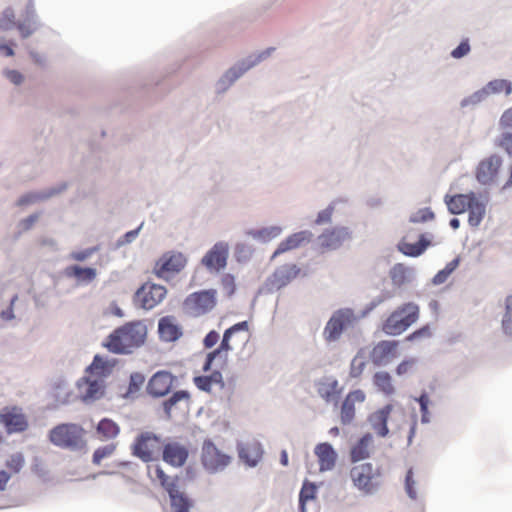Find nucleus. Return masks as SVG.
<instances>
[{
	"instance_id": "1",
	"label": "nucleus",
	"mask_w": 512,
	"mask_h": 512,
	"mask_svg": "<svg viewBox=\"0 0 512 512\" xmlns=\"http://www.w3.org/2000/svg\"><path fill=\"white\" fill-rule=\"evenodd\" d=\"M147 329L140 321L129 322L115 329L103 343L110 352L128 354L144 344Z\"/></svg>"
},
{
	"instance_id": "2",
	"label": "nucleus",
	"mask_w": 512,
	"mask_h": 512,
	"mask_svg": "<svg viewBox=\"0 0 512 512\" xmlns=\"http://www.w3.org/2000/svg\"><path fill=\"white\" fill-rule=\"evenodd\" d=\"M350 478L359 491L370 495L381 487L383 471L380 467H374L372 463H360L351 468Z\"/></svg>"
},
{
	"instance_id": "3",
	"label": "nucleus",
	"mask_w": 512,
	"mask_h": 512,
	"mask_svg": "<svg viewBox=\"0 0 512 512\" xmlns=\"http://www.w3.org/2000/svg\"><path fill=\"white\" fill-rule=\"evenodd\" d=\"M419 318V307L405 303L395 309L384 321L382 330L387 335L397 336L406 331Z\"/></svg>"
},
{
	"instance_id": "4",
	"label": "nucleus",
	"mask_w": 512,
	"mask_h": 512,
	"mask_svg": "<svg viewBox=\"0 0 512 512\" xmlns=\"http://www.w3.org/2000/svg\"><path fill=\"white\" fill-rule=\"evenodd\" d=\"M84 429L74 423H62L49 432L50 442L60 448L77 450L85 445Z\"/></svg>"
},
{
	"instance_id": "5",
	"label": "nucleus",
	"mask_w": 512,
	"mask_h": 512,
	"mask_svg": "<svg viewBox=\"0 0 512 512\" xmlns=\"http://www.w3.org/2000/svg\"><path fill=\"white\" fill-rule=\"evenodd\" d=\"M187 257L179 251H167L155 262L152 272L165 281H170L187 265Z\"/></svg>"
},
{
	"instance_id": "6",
	"label": "nucleus",
	"mask_w": 512,
	"mask_h": 512,
	"mask_svg": "<svg viewBox=\"0 0 512 512\" xmlns=\"http://www.w3.org/2000/svg\"><path fill=\"white\" fill-rule=\"evenodd\" d=\"M161 438L152 432H143L135 439L131 446L132 454L143 462L158 459L163 449Z\"/></svg>"
},
{
	"instance_id": "7",
	"label": "nucleus",
	"mask_w": 512,
	"mask_h": 512,
	"mask_svg": "<svg viewBox=\"0 0 512 512\" xmlns=\"http://www.w3.org/2000/svg\"><path fill=\"white\" fill-rule=\"evenodd\" d=\"M201 464L210 473L223 471L232 461V457L220 450L213 441L205 440L201 448Z\"/></svg>"
},
{
	"instance_id": "8",
	"label": "nucleus",
	"mask_w": 512,
	"mask_h": 512,
	"mask_svg": "<svg viewBox=\"0 0 512 512\" xmlns=\"http://www.w3.org/2000/svg\"><path fill=\"white\" fill-rule=\"evenodd\" d=\"M247 329L248 324L246 321L237 323L230 327L229 329H227L223 335V339L221 341L220 346L214 351L208 353L206 361L203 365V370L205 372L209 371L211 369L213 361L218 357L225 361L227 358V353L233 350L237 344L243 343L245 341V339H241L239 341H232L235 334L240 331H246Z\"/></svg>"
},
{
	"instance_id": "9",
	"label": "nucleus",
	"mask_w": 512,
	"mask_h": 512,
	"mask_svg": "<svg viewBox=\"0 0 512 512\" xmlns=\"http://www.w3.org/2000/svg\"><path fill=\"white\" fill-rule=\"evenodd\" d=\"M215 289L202 290L191 293L184 300L183 306L187 313L192 316H201L211 311L216 305Z\"/></svg>"
},
{
	"instance_id": "10",
	"label": "nucleus",
	"mask_w": 512,
	"mask_h": 512,
	"mask_svg": "<svg viewBox=\"0 0 512 512\" xmlns=\"http://www.w3.org/2000/svg\"><path fill=\"white\" fill-rule=\"evenodd\" d=\"M355 320L356 317L350 309L336 311L324 328L323 334L326 341L331 342L339 339L343 330L351 326Z\"/></svg>"
},
{
	"instance_id": "11",
	"label": "nucleus",
	"mask_w": 512,
	"mask_h": 512,
	"mask_svg": "<svg viewBox=\"0 0 512 512\" xmlns=\"http://www.w3.org/2000/svg\"><path fill=\"white\" fill-rule=\"evenodd\" d=\"M351 239V233L346 227H333L323 231L317 239L318 250L326 253L339 249Z\"/></svg>"
},
{
	"instance_id": "12",
	"label": "nucleus",
	"mask_w": 512,
	"mask_h": 512,
	"mask_svg": "<svg viewBox=\"0 0 512 512\" xmlns=\"http://www.w3.org/2000/svg\"><path fill=\"white\" fill-rule=\"evenodd\" d=\"M167 289L159 284L147 282L135 294V303L149 310L160 304L166 297Z\"/></svg>"
},
{
	"instance_id": "13",
	"label": "nucleus",
	"mask_w": 512,
	"mask_h": 512,
	"mask_svg": "<svg viewBox=\"0 0 512 512\" xmlns=\"http://www.w3.org/2000/svg\"><path fill=\"white\" fill-rule=\"evenodd\" d=\"M0 423L8 434L21 433L28 429L29 422L22 408L7 406L0 411Z\"/></svg>"
},
{
	"instance_id": "14",
	"label": "nucleus",
	"mask_w": 512,
	"mask_h": 512,
	"mask_svg": "<svg viewBox=\"0 0 512 512\" xmlns=\"http://www.w3.org/2000/svg\"><path fill=\"white\" fill-rule=\"evenodd\" d=\"M77 391L83 402L89 403L98 400L104 395V380L86 374L77 382Z\"/></svg>"
},
{
	"instance_id": "15",
	"label": "nucleus",
	"mask_w": 512,
	"mask_h": 512,
	"mask_svg": "<svg viewBox=\"0 0 512 512\" xmlns=\"http://www.w3.org/2000/svg\"><path fill=\"white\" fill-rule=\"evenodd\" d=\"M229 245L226 242L215 243L203 256L201 263L209 271L219 272L227 265Z\"/></svg>"
},
{
	"instance_id": "16",
	"label": "nucleus",
	"mask_w": 512,
	"mask_h": 512,
	"mask_svg": "<svg viewBox=\"0 0 512 512\" xmlns=\"http://www.w3.org/2000/svg\"><path fill=\"white\" fill-rule=\"evenodd\" d=\"M399 342L395 340H382L370 352V360L374 366H386L398 356Z\"/></svg>"
},
{
	"instance_id": "17",
	"label": "nucleus",
	"mask_w": 512,
	"mask_h": 512,
	"mask_svg": "<svg viewBox=\"0 0 512 512\" xmlns=\"http://www.w3.org/2000/svg\"><path fill=\"white\" fill-rule=\"evenodd\" d=\"M502 165V159L497 155H491L482 160L476 170L477 180L484 185L493 183Z\"/></svg>"
},
{
	"instance_id": "18",
	"label": "nucleus",
	"mask_w": 512,
	"mask_h": 512,
	"mask_svg": "<svg viewBox=\"0 0 512 512\" xmlns=\"http://www.w3.org/2000/svg\"><path fill=\"white\" fill-rule=\"evenodd\" d=\"M188 456V448L184 444H181L177 441H170L163 446L162 458L171 466H183L186 463Z\"/></svg>"
},
{
	"instance_id": "19",
	"label": "nucleus",
	"mask_w": 512,
	"mask_h": 512,
	"mask_svg": "<svg viewBox=\"0 0 512 512\" xmlns=\"http://www.w3.org/2000/svg\"><path fill=\"white\" fill-rule=\"evenodd\" d=\"M174 379L170 372L158 371L150 378L147 390L154 397H163L170 392Z\"/></svg>"
},
{
	"instance_id": "20",
	"label": "nucleus",
	"mask_w": 512,
	"mask_h": 512,
	"mask_svg": "<svg viewBox=\"0 0 512 512\" xmlns=\"http://www.w3.org/2000/svg\"><path fill=\"white\" fill-rule=\"evenodd\" d=\"M300 274V268L296 264H284L278 267L269 278L271 289L280 290L288 285Z\"/></svg>"
},
{
	"instance_id": "21",
	"label": "nucleus",
	"mask_w": 512,
	"mask_h": 512,
	"mask_svg": "<svg viewBox=\"0 0 512 512\" xmlns=\"http://www.w3.org/2000/svg\"><path fill=\"white\" fill-rule=\"evenodd\" d=\"M366 399L365 393L361 389L350 391L340 409V420L343 425L350 424L355 418V405L363 403Z\"/></svg>"
},
{
	"instance_id": "22",
	"label": "nucleus",
	"mask_w": 512,
	"mask_h": 512,
	"mask_svg": "<svg viewBox=\"0 0 512 512\" xmlns=\"http://www.w3.org/2000/svg\"><path fill=\"white\" fill-rule=\"evenodd\" d=\"M315 387L318 395L327 403H336L342 392L338 380L332 376L319 379Z\"/></svg>"
},
{
	"instance_id": "23",
	"label": "nucleus",
	"mask_w": 512,
	"mask_h": 512,
	"mask_svg": "<svg viewBox=\"0 0 512 512\" xmlns=\"http://www.w3.org/2000/svg\"><path fill=\"white\" fill-rule=\"evenodd\" d=\"M313 238L312 232L308 230L299 231L289 235L286 239L281 241L273 253V257H276L282 253H285L290 250H294L300 248L311 242Z\"/></svg>"
},
{
	"instance_id": "24",
	"label": "nucleus",
	"mask_w": 512,
	"mask_h": 512,
	"mask_svg": "<svg viewBox=\"0 0 512 512\" xmlns=\"http://www.w3.org/2000/svg\"><path fill=\"white\" fill-rule=\"evenodd\" d=\"M239 458L248 466L254 467L263 456L261 444L256 440L244 442L238 446Z\"/></svg>"
},
{
	"instance_id": "25",
	"label": "nucleus",
	"mask_w": 512,
	"mask_h": 512,
	"mask_svg": "<svg viewBox=\"0 0 512 512\" xmlns=\"http://www.w3.org/2000/svg\"><path fill=\"white\" fill-rule=\"evenodd\" d=\"M392 410L393 406L387 404L369 416V422L373 430L380 437H386L389 433L387 422Z\"/></svg>"
},
{
	"instance_id": "26",
	"label": "nucleus",
	"mask_w": 512,
	"mask_h": 512,
	"mask_svg": "<svg viewBox=\"0 0 512 512\" xmlns=\"http://www.w3.org/2000/svg\"><path fill=\"white\" fill-rule=\"evenodd\" d=\"M315 455L318 458L320 471L332 470L337 460V453L332 445L324 442L315 447Z\"/></svg>"
},
{
	"instance_id": "27",
	"label": "nucleus",
	"mask_w": 512,
	"mask_h": 512,
	"mask_svg": "<svg viewBox=\"0 0 512 512\" xmlns=\"http://www.w3.org/2000/svg\"><path fill=\"white\" fill-rule=\"evenodd\" d=\"M474 196L475 193L473 192L468 194H456L452 196L446 195L444 201L447 205L448 211L451 214H462L471 205V201H473Z\"/></svg>"
},
{
	"instance_id": "28",
	"label": "nucleus",
	"mask_w": 512,
	"mask_h": 512,
	"mask_svg": "<svg viewBox=\"0 0 512 512\" xmlns=\"http://www.w3.org/2000/svg\"><path fill=\"white\" fill-rule=\"evenodd\" d=\"M158 331L160 338L166 342L175 341L182 334L181 329L171 317H163L159 320Z\"/></svg>"
},
{
	"instance_id": "29",
	"label": "nucleus",
	"mask_w": 512,
	"mask_h": 512,
	"mask_svg": "<svg viewBox=\"0 0 512 512\" xmlns=\"http://www.w3.org/2000/svg\"><path fill=\"white\" fill-rule=\"evenodd\" d=\"M373 443L371 434H365L350 451V459L353 463L364 460L370 456V448Z\"/></svg>"
},
{
	"instance_id": "30",
	"label": "nucleus",
	"mask_w": 512,
	"mask_h": 512,
	"mask_svg": "<svg viewBox=\"0 0 512 512\" xmlns=\"http://www.w3.org/2000/svg\"><path fill=\"white\" fill-rule=\"evenodd\" d=\"M119 433V425L109 418L101 419L96 426V434L98 439L101 441H109L115 439Z\"/></svg>"
},
{
	"instance_id": "31",
	"label": "nucleus",
	"mask_w": 512,
	"mask_h": 512,
	"mask_svg": "<svg viewBox=\"0 0 512 512\" xmlns=\"http://www.w3.org/2000/svg\"><path fill=\"white\" fill-rule=\"evenodd\" d=\"M372 382L377 391L384 394L385 396H391L396 391L392 377L386 371L376 372L372 377Z\"/></svg>"
},
{
	"instance_id": "32",
	"label": "nucleus",
	"mask_w": 512,
	"mask_h": 512,
	"mask_svg": "<svg viewBox=\"0 0 512 512\" xmlns=\"http://www.w3.org/2000/svg\"><path fill=\"white\" fill-rule=\"evenodd\" d=\"M430 245V241L426 240L424 235L420 236L417 243H409L406 239H402L398 244V250L406 256L417 257L421 255Z\"/></svg>"
},
{
	"instance_id": "33",
	"label": "nucleus",
	"mask_w": 512,
	"mask_h": 512,
	"mask_svg": "<svg viewBox=\"0 0 512 512\" xmlns=\"http://www.w3.org/2000/svg\"><path fill=\"white\" fill-rule=\"evenodd\" d=\"M148 476L152 482L159 483L167 492L177 487L175 480L166 475L159 465L148 466Z\"/></svg>"
},
{
	"instance_id": "34",
	"label": "nucleus",
	"mask_w": 512,
	"mask_h": 512,
	"mask_svg": "<svg viewBox=\"0 0 512 512\" xmlns=\"http://www.w3.org/2000/svg\"><path fill=\"white\" fill-rule=\"evenodd\" d=\"M467 210L469 212V224L473 227L479 226L486 213L485 204L482 201H480L475 195L473 201H471V205L468 207Z\"/></svg>"
},
{
	"instance_id": "35",
	"label": "nucleus",
	"mask_w": 512,
	"mask_h": 512,
	"mask_svg": "<svg viewBox=\"0 0 512 512\" xmlns=\"http://www.w3.org/2000/svg\"><path fill=\"white\" fill-rule=\"evenodd\" d=\"M172 512H189L191 503L189 499L177 490V487L168 491Z\"/></svg>"
},
{
	"instance_id": "36",
	"label": "nucleus",
	"mask_w": 512,
	"mask_h": 512,
	"mask_svg": "<svg viewBox=\"0 0 512 512\" xmlns=\"http://www.w3.org/2000/svg\"><path fill=\"white\" fill-rule=\"evenodd\" d=\"M110 366L108 362L104 361L99 355H96L90 364V366L86 369V374L91 375L93 377H100L102 380L109 374Z\"/></svg>"
},
{
	"instance_id": "37",
	"label": "nucleus",
	"mask_w": 512,
	"mask_h": 512,
	"mask_svg": "<svg viewBox=\"0 0 512 512\" xmlns=\"http://www.w3.org/2000/svg\"><path fill=\"white\" fill-rule=\"evenodd\" d=\"M281 232H282L281 227L270 226V227H265V228H261L258 230L250 231L249 234L255 239L261 240L263 242H267V241H270V240L278 237L281 234Z\"/></svg>"
},
{
	"instance_id": "38",
	"label": "nucleus",
	"mask_w": 512,
	"mask_h": 512,
	"mask_svg": "<svg viewBox=\"0 0 512 512\" xmlns=\"http://www.w3.org/2000/svg\"><path fill=\"white\" fill-rule=\"evenodd\" d=\"M483 88L486 91L487 96H490V95L496 94V93H500L502 91H504L506 95H509L512 91L511 83L504 79H496V80L490 81Z\"/></svg>"
},
{
	"instance_id": "39",
	"label": "nucleus",
	"mask_w": 512,
	"mask_h": 512,
	"mask_svg": "<svg viewBox=\"0 0 512 512\" xmlns=\"http://www.w3.org/2000/svg\"><path fill=\"white\" fill-rule=\"evenodd\" d=\"M67 274L79 280L90 282L95 279L96 270L90 267L82 268L80 266H71L67 269Z\"/></svg>"
},
{
	"instance_id": "40",
	"label": "nucleus",
	"mask_w": 512,
	"mask_h": 512,
	"mask_svg": "<svg viewBox=\"0 0 512 512\" xmlns=\"http://www.w3.org/2000/svg\"><path fill=\"white\" fill-rule=\"evenodd\" d=\"M117 449V443L111 442L107 445L98 447L92 456V462L95 465H100L102 460L111 457Z\"/></svg>"
},
{
	"instance_id": "41",
	"label": "nucleus",
	"mask_w": 512,
	"mask_h": 512,
	"mask_svg": "<svg viewBox=\"0 0 512 512\" xmlns=\"http://www.w3.org/2000/svg\"><path fill=\"white\" fill-rule=\"evenodd\" d=\"M316 488L313 484H304L299 494L300 512H307L306 505L315 499Z\"/></svg>"
},
{
	"instance_id": "42",
	"label": "nucleus",
	"mask_w": 512,
	"mask_h": 512,
	"mask_svg": "<svg viewBox=\"0 0 512 512\" xmlns=\"http://www.w3.org/2000/svg\"><path fill=\"white\" fill-rule=\"evenodd\" d=\"M190 399V395L187 391L180 390L176 391L172 394V396L164 401L163 407L167 415H170L171 409L176 406V404L180 401L188 402Z\"/></svg>"
},
{
	"instance_id": "43",
	"label": "nucleus",
	"mask_w": 512,
	"mask_h": 512,
	"mask_svg": "<svg viewBox=\"0 0 512 512\" xmlns=\"http://www.w3.org/2000/svg\"><path fill=\"white\" fill-rule=\"evenodd\" d=\"M505 314L502 320V328L505 334L512 335V294L505 300Z\"/></svg>"
},
{
	"instance_id": "44",
	"label": "nucleus",
	"mask_w": 512,
	"mask_h": 512,
	"mask_svg": "<svg viewBox=\"0 0 512 512\" xmlns=\"http://www.w3.org/2000/svg\"><path fill=\"white\" fill-rule=\"evenodd\" d=\"M25 464V458L21 452L14 453L6 460V467L13 473H18Z\"/></svg>"
},
{
	"instance_id": "45",
	"label": "nucleus",
	"mask_w": 512,
	"mask_h": 512,
	"mask_svg": "<svg viewBox=\"0 0 512 512\" xmlns=\"http://www.w3.org/2000/svg\"><path fill=\"white\" fill-rule=\"evenodd\" d=\"M366 367V362L363 357L356 355L350 364L349 376L351 378H359Z\"/></svg>"
},
{
	"instance_id": "46",
	"label": "nucleus",
	"mask_w": 512,
	"mask_h": 512,
	"mask_svg": "<svg viewBox=\"0 0 512 512\" xmlns=\"http://www.w3.org/2000/svg\"><path fill=\"white\" fill-rule=\"evenodd\" d=\"M434 219V213L430 208L419 209L417 212L411 215L410 222L422 223Z\"/></svg>"
},
{
	"instance_id": "47",
	"label": "nucleus",
	"mask_w": 512,
	"mask_h": 512,
	"mask_svg": "<svg viewBox=\"0 0 512 512\" xmlns=\"http://www.w3.org/2000/svg\"><path fill=\"white\" fill-rule=\"evenodd\" d=\"M432 335L429 325H425L406 337V341L415 342L430 338Z\"/></svg>"
},
{
	"instance_id": "48",
	"label": "nucleus",
	"mask_w": 512,
	"mask_h": 512,
	"mask_svg": "<svg viewBox=\"0 0 512 512\" xmlns=\"http://www.w3.org/2000/svg\"><path fill=\"white\" fill-rule=\"evenodd\" d=\"M487 97L488 96L486 94V91L484 90V88H482V89L476 91L475 93H473L472 95H470L469 97L463 99L461 102V106L466 107L469 105H477L480 102L486 100Z\"/></svg>"
},
{
	"instance_id": "49",
	"label": "nucleus",
	"mask_w": 512,
	"mask_h": 512,
	"mask_svg": "<svg viewBox=\"0 0 512 512\" xmlns=\"http://www.w3.org/2000/svg\"><path fill=\"white\" fill-rule=\"evenodd\" d=\"M221 286L227 296H232L236 291L235 278L232 274H224L221 278Z\"/></svg>"
},
{
	"instance_id": "50",
	"label": "nucleus",
	"mask_w": 512,
	"mask_h": 512,
	"mask_svg": "<svg viewBox=\"0 0 512 512\" xmlns=\"http://www.w3.org/2000/svg\"><path fill=\"white\" fill-rule=\"evenodd\" d=\"M497 146L502 148L512 158V133L501 134L497 140Z\"/></svg>"
},
{
	"instance_id": "51",
	"label": "nucleus",
	"mask_w": 512,
	"mask_h": 512,
	"mask_svg": "<svg viewBox=\"0 0 512 512\" xmlns=\"http://www.w3.org/2000/svg\"><path fill=\"white\" fill-rule=\"evenodd\" d=\"M333 213H334V206L329 205L326 209H324L318 213L315 223L317 225H323V224L330 223Z\"/></svg>"
},
{
	"instance_id": "52",
	"label": "nucleus",
	"mask_w": 512,
	"mask_h": 512,
	"mask_svg": "<svg viewBox=\"0 0 512 512\" xmlns=\"http://www.w3.org/2000/svg\"><path fill=\"white\" fill-rule=\"evenodd\" d=\"M414 486H415V481L413 479V470L409 469L407 471L406 478H405V488H406L407 494L409 495V497L411 499L417 498V492H416Z\"/></svg>"
},
{
	"instance_id": "53",
	"label": "nucleus",
	"mask_w": 512,
	"mask_h": 512,
	"mask_svg": "<svg viewBox=\"0 0 512 512\" xmlns=\"http://www.w3.org/2000/svg\"><path fill=\"white\" fill-rule=\"evenodd\" d=\"M14 12L12 9H6L3 13V17L0 20V28L8 30L14 25Z\"/></svg>"
},
{
	"instance_id": "54",
	"label": "nucleus",
	"mask_w": 512,
	"mask_h": 512,
	"mask_svg": "<svg viewBox=\"0 0 512 512\" xmlns=\"http://www.w3.org/2000/svg\"><path fill=\"white\" fill-rule=\"evenodd\" d=\"M144 382L143 376L140 374H132L130 376L129 388L127 394H134L139 391L141 385Z\"/></svg>"
},
{
	"instance_id": "55",
	"label": "nucleus",
	"mask_w": 512,
	"mask_h": 512,
	"mask_svg": "<svg viewBox=\"0 0 512 512\" xmlns=\"http://www.w3.org/2000/svg\"><path fill=\"white\" fill-rule=\"evenodd\" d=\"M194 383L197 388H199L202 391L209 392L212 388L211 385V378H208L207 376H197L194 378Z\"/></svg>"
},
{
	"instance_id": "56",
	"label": "nucleus",
	"mask_w": 512,
	"mask_h": 512,
	"mask_svg": "<svg viewBox=\"0 0 512 512\" xmlns=\"http://www.w3.org/2000/svg\"><path fill=\"white\" fill-rule=\"evenodd\" d=\"M470 46L467 41L461 42L452 52L451 56L458 59L468 54Z\"/></svg>"
},
{
	"instance_id": "57",
	"label": "nucleus",
	"mask_w": 512,
	"mask_h": 512,
	"mask_svg": "<svg viewBox=\"0 0 512 512\" xmlns=\"http://www.w3.org/2000/svg\"><path fill=\"white\" fill-rule=\"evenodd\" d=\"M96 251H97V248H89V249H86L83 251L73 252L71 254V257H72V259H74L76 261H84Z\"/></svg>"
},
{
	"instance_id": "58",
	"label": "nucleus",
	"mask_w": 512,
	"mask_h": 512,
	"mask_svg": "<svg viewBox=\"0 0 512 512\" xmlns=\"http://www.w3.org/2000/svg\"><path fill=\"white\" fill-rule=\"evenodd\" d=\"M219 333L212 330L204 338V346L206 348L213 347L219 341Z\"/></svg>"
},
{
	"instance_id": "59",
	"label": "nucleus",
	"mask_w": 512,
	"mask_h": 512,
	"mask_svg": "<svg viewBox=\"0 0 512 512\" xmlns=\"http://www.w3.org/2000/svg\"><path fill=\"white\" fill-rule=\"evenodd\" d=\"M414 363H415L414 359H409V360H405V361L401 362L396 368V373L398 375H404V374L408 373L411 370V368L413 367Z\"/></svg>"
},
{
	"instance_id": "60",
	"label": "nucleus",
	"mask_w": 512,
	"mask_h": 512,
	"mask_svg": "<svg viewBox=\"0 0 512 512\" xmlns=\"http://www.w3.org/2000/svg\"><path fill=\"white\" fill-rule=\"evenodd\" d=\"M117 467L125 469L132 477L136 476L138 470V465L129 461L118 462Z\"/></svg>"
},
{
	"instance_id": "61",
	"label": "nucleus",
	"mask_w": 512,
	"mask_h": 512,
	"mask_svg": "<svg viewBox=\"0 0 512 512\" xmlns=\"http://www.w3.org/2000/svg\"><path fill=\"white\" fill-rule=\"evenodd\" d=\"M499 123L503 128H512V107L502 114Z\"/></svg>"
},
{
	"instance_id": "62",
	"label": "nucleus",
	"mask_w": 512,
	"mask_h": 512,
	"mask_svg": "<svg viewBox=\"0 0 512 512\" xmlns=\"http://www.w3.org/2000/svg\"><path fill=\"white\" fill-rule=\"evenodd\" d=\"M6 77L14 84L18 85L23 81V76L16 70H9L6 72Z\"/></svg>"
},
{
	"instance_id": "63",
	"label": "nucleus",
	"mask_w": 512,
	"mask_h": 512,
	"mask_svg": "<svg viewBox=\"0 0 512 512\" xmlns=\"http://www.w3.org/2000/svg\"><path fill=\"white\" fill-rule=\"evenodd\" d=\"M18 297L17 295H15L12 299H11V303H10V307L5 310V311H2L1 313V316L4 320H11L14 318V314H13V305L15 304V302L17 301Z\"/></svg>"
},
{
	"instance_id": "64",
	"label": "nucleus",
	"mask_w": 512,
	"mask_h": 512,
	"mask_svg": "<svg viewBox=\"0 0 512 512\" xmlns=\"http://www.w3.org/2000/svg\"><path fill=\"white\" fill-rule=\"evenodd\" d=\"M450 275L444 271L443 269L440 270L433 278V283L436 285L444 283Z\"/></svg>"
}]
</instances>
